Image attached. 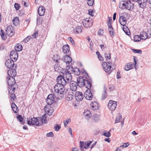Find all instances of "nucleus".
I'll return each mask as SVG.
<instances>
[{
	"instance_id": "32",
	"label": "nucleus",
	"mask_w": 151,
	"mask_h": 151,
	"mask_svg": "<svg viewBox=\"0 0 151 151\" xmlns=\"http://www.w3.org/2000/svg\"><path fill=\"white\" fill-rule=\"evenodd\" d=\"M126 1H121L119 3V8L122 9H124V7L125 8H126Z\"/></svg>"
},
{
	"instance_id": "35",
	"label": "nucleus",
	"mask_w": 151,
	"mask_h": 151,
	"mask_svg": "<svg viewBox=\"0 0 151 151\" xmlns=\"http://www.w3.org/2000/svg\"><path fill=\"white\" fill-rule=\"evenodd\" d=\"M22 45L19 44H17L15 47V50L17 51H20L22 50Z\"/></svg>"
},
{
	"instance_id": "64",
	"label": "nucleus",
	"mask_w": 151,
	"mask_h": 151,
	"mask_svg": "<svg viewBox=\"0 0 151 151\" xmlns=\"http://www.w3.org/2000/svg\"><path fill=\"white\" fill-rule=\"evenodd\" d=\"M98 58L100 60H102L103 59V58L100 55H98Z\"/></svg>"
},
{
	"instance_id": "58",
	"label": "nucleus",
	"mask_w": 151,
	"mask_h": 151,
	"mask_svg": "<svg viewBox=\"0 0 151 151\" xmlns=\"http://www.w3.org/2000/svg\"><path fill=\"white\" fill-rule=\"evenodd\" d=\"M93 10H91V9H89L88 10V14L89 15H91L92 16H93Z\"/></svg>"
},
{
	"instance_id": "5",
	"label": "nucleus",
	"mask_w": 151,
	"mask_h": 151,
	"mask_svg": "<svg viewBox=\"0 0 151 151\" xmlns=\"http://www.w3.org/2000/svg\"><path fill=\"white\" fill-rule=\"evenodd\" d=\"M57 96L55 94L52 93L49 94L46 99V101L48 105H52L55 101V98L57 97Z\"/></svg>"
},
{
	"instance_id": "24",
	"label": "nucleus",
	"mask_w": 151,
	"mask_h": 151,
	"mask_svg": "<svg viewBox=\"0 0 151 151\" xmlns=\"http://www.w3.org/2000/svg\"><path fill=\"white\" fill-rule=\"evenodd\" d=\"M140 36L142 40H145L148 37L147 34L144 31H142L140 32Z\"/></svg>"
},
{
	"instance_id": "39",
	"label": "nucleus",
	"mask_w": 151,
	"mask_h": 151,
	"mask_svg": "<svg viewBox=\"0 0 151 151\" xmlns=\"http://www.w3.org/2000/svg\"><path fill=\"white\" fill-rule=\"evenodd\" d=\"M122 119V115L121 114L119 113L118 114V116L116 117L115 121V123H116L118 122H121V120Z\"/></svg>"
},
{
	"instance_id": "18",
	"label": "nucleus",
	"mask_w": 151,
	"mask_h": 151,
	"mask_svg": "<svg viewBox=\"0 0 151 151\" xmlns=\"http://www.w3.org/2000/svg\"><path fill=\"white\" fill-rule=\"evenodd\" d=\"M15 89V88H13L12 89L9 88L8 89L10 95V97L11 98V99H12V101H13L16 98L15 94H14Z\"/></svg>"
},
{
	"instance_id": "63",
	"label": "nucleus",
	"mask_w": 151,
	"mask_h": 151,
	"mask_svg": "<svg viewBox=\"0 0 151 151\" xmlns=\"http://www.w3.org/2000/svg\"><path fill=\"white\" fill-rule=\"evenodd\" d=\"M38 34L37 32H35L33 35L32 36L35 38L36 37V36H37Z\"/></svg>"
},
{
	"instance_id": "16",
	"label": "nucleus",
	"mask_w": 151,
	"mask_h": 151,
	"mask_svg": "<svg viewBox=\"0 0 151 151\" xmlns=\"http://www.w3.org/2000/svg\"><path fill=\"white\" fill-rule=\"evenodd\" d=\"M134 7V4L132 3V1L128 0L126 1V9L129 10H131L133 9Z\"/></svg>"
},
{
	"instance_id": "51",
	"label": "nucleus",
	"mask_w": 151,
	"mask_h": 151,
	"mask_svg": "<svg viewBox=\"0 0 151 151\" xmlns=\"http://www.w3.org/2000/svg\"><path fill=\"white\" fill-rule=\"evenodd\" d=\"M110 55V53L107 54L106 53H105L104 55L106 60L110 59L111 58Z\"/></svg>"
},
{
	"instance_id": "2",
	"label": "nucleus",
	"mask_w": 151,
	"mask_h": 151,
	"mask_svg": "<svg viewBox=\"0 0 151 151\" xmlns=\"http://www.w3.org/2000/svg\"><path fill=\"white\" fill-rule=\"evenodd\" d=\"M57 83L55 85L54 87V89L55 92L56 93L55 94L57 93V99H61L64 96L63 93L65 89V86L66 85L63 84L60 80L57 78Z\"/></svg>"
},
{
	"instance_id": "33",
	"label": "nucleus",
	"mask_w": 151,
	"mask_h": 151,
	"mask_svg": "<svg viewBox=\"0 0 151 151\" xmlns=\"http://www.w3.org/2000/svg\"><path fill=\"white\" fill-rule=\"evenodd\" d=\"M73 32L74 33L76 34L81 33L82 32L81 27L80 26L77 27L74 29Z\"/></svg>"
},
{
	"instance_id": "34",
	"label": "nucleus",
	"mask_w": 151,
	"mask_h": 151,
	"mask_svg": "<svg viewBox=\"0 0 151 151\" xmlns=\"http://www.w3.org/2000/svg\"><path fill=\"white\" fill-rule=\"evenodd\" d=\"M15 54H14V55L10 57V59L13 60L14 62L15 61L17 60L18 56V54L17 52H15Z\"/></svg>"
},
{
	"instance_id": "28",
	"label": "nucleus",
	"mask_w": 151,
	"mask_h": 151,
	"mask_svg": "<svg viewBox=\"0 0 151 151\" xmlns=\"http://www.w3.org/2000/svg\"><path fill=\"white\" fill-rule=\"evenodd\" d=\"M83 114L85 118L87 119H88L90 117L91 115V112L88 110H86L85 112H83Z\"/></svg>"
},
{
	"instance_id": "9",
	"label": "nucleus",
	"mask_w": 151,
	"mask_h": 151,
	"mask_svg": "<svg viewBox=\"0 0 151 151\" xmlns=\"http://www.w3.org/2000/svg\"><path fill=\"white\" fill-rule=\"evenodd\" d=\"M117 105V102L110 100L108 104L109 108L112 111L114 110L116 108Z\"/></svg>"
},
{
	"instance_id": "7",
	"label": "nucleus",
	"mask_w": 151,
	"mask_h": 151,
	"mask_svg": "<svg viewBox=\"0 0 151 151\" xmlns=\"http://www.w3.org/2000/svg\"><path fill=\"white\" fill-rule=\"evenodd\" d=\"M27 123L29 125H35L36 126L39 125V122L38 119L35 117L29 119L27 118Z\"/></svg>"
},
{
	"instance_id": "43",
	"label": "nucleus",
	"mask_w": 151,
	"mask_h": 151,
	"mask_svg": "<svg viewBox=\"0 0 151 151\" xmlns=\"http://www.w3.org/2000/svg\"><path fill=\"white\" fill-rule=\"evenodd\" d=\"M122 25L123 26V31L125 32L127 35H129L130 33V32H128L126 31H127V29H128L127 27V26H125V25Z\"/></svg>"
},
{
	"instance_id": "53",
	"label": "nucleus",
	"mask_w": 151,
	"mask_h": 151,
	"mask_svg": "<svg viewBox=\"0 0 151 151\" xmlns=\"http://www.w3.org/2000/svg\"><path fill=\"white\" fill-rule=\"evenodd\" d=\"M20 7V6L19 4L17 3L15 4L14 7L17 10H18L19 9Z\"/></svg>"
},
{
	"instance_id": "31",
	"label": "nucleus",
	"mask_w": 151,
	"mask_h": 151,
	"mask_svg": "<svg viewBox=\"0 0 151 151\" xmlns=\"http://www.w3.org/2000/svg\"><path fill=\"white\" fill-rule=\"evenodd\" d=\"M11 107L14 112L17 113L18 112V108L15 103H12L11 105Z\"/></svg>"
},
{
	"instance_id": "27",
	"label": "nucleus",
	"mask_w": 151,
	"mask_h": 151,
	"mask_svg": "<svg viewBox=\"0 0 151 151\" xmlns=\"http://www.w3.org/2000/svg\"><path fill=\"white\" fill-rule=\"evenodd\" d=\"M74 93L72 91H70L68 92V95L66 97V100L67 101L71 100L73 97Z\"/></svg>"
},
{
	"instance_id": "11",
	"label": "nucleus",
	"mask_w": 151,
	"mask_h": 151,
	"mask_svg": "<svg viewBox=\"0 0 151 151\" xmlns=\"http://www.w3.org/2000/svg\"><path fill=\"white\" fill-rule=\"evenodd\" d=\"M82 23L85 27L87 28L91 26L93 24L92 21L88 18L84 19Z\"/></svg>"
},
{
	"instance_id": "25",
	"label": "nucleus",
	"mask_w": 151,
	"mask_h": 151,
	"mask_svg": "<svg viewBox=\"0 0 151 151\" xmlns=\"http://www.w3.org/2000/svg\"><path fill=\"white\" fill-rule=\"evenodd\" d=\"M134 67V65L132 63H128L125 65L124 68V70L126 71H128L131 69L132 68Z\"/></svg>"
},
{
	"instance_id": "15",
	"label": "nucleus",
	"mask_w": 151,
	"mask_h": 151,
	"mask_svg": "<svg viewBox=\"0 0 151 151\" xmlns=\"http://www.w3.org/2000/svg\"><path fill=\"white\" fill-rule=\"evenodd\" d=\"M84 96L85 98L87 100H91L92 98V94L91 92L90 89H88L86 91L84 95Z\"/></svg>"
},
{
	"instance_id": "57",
	"label": "nucleus",
	"mask_w": 151,
	"mask_h": 151,
	"mask_svg": "<svg viewBox=\"0 0 151 151\" xmlns=\"http://www.w3.org/2000/svg\"><path fill=\"white\" fill-rule=\"evenodd\" d=\"M61 127L58 125H57L56 126H55L54 127L55 130L56 131H58L60 129Z\"/></svg>"
},
{
	"instance_id": "17",
	"label": "nucleus",
	"mask_w": 151,
	"mask_h": 151,
	"mask_svg": "<svg viewBox=\"0 0 151 151\" xmlns=\"http://www.w3.org/2000/svg\"><path fill=\"white\" fill-rule=\"evenodd\" d=\"M86 80L85 82V85L84 86L85 87L87 88L88 89H90L91 87V79H88L86 77Z\"/></svg>"
},
{
	"instance_id": "50",
	"label": "nucleus",
	"mask_w": 151,
	"mask_h": 151,
	"mask_svg": "<svg viewBox=\"0 0 151 151\" xmlns=\"http://www.w3.org/2000/svg\"><path fill=\"white\" fill-rule=\"evenodd\" d=\"M59 65L58 64H56L54 66V68L55 70L56 71H58L59 70Z\"/></svg>"
},
{
	"instance_id": "54",
	"label": "nucleus",
	"mask_w": 151,
	"mask_h": 151,
	"mask_svg": "<svg viewBox=\"0 0 151 151\" xmlns=\"http://www.w3.org/2000/svg\"><path fill=\"white\" fill-rule=\"evenodd\" d=\"M31 37L30 36H28L25 38L23 40V42L25 43L27 42L30 39Z\"/></svg>"
},
{
	"instance_id": "4",
	"label": "nucleus",
	"mask_w": 151,
	"mask_h": 151,
	"mask_svg": "<svg viewBox=\"0 0 151 151\" xmlns=\"http://www.w3.org/2000/svg\"><path fill=\"white\" fill-rule=\"evenodd\" d=\"M112 63L109 62H103L102 66L104 70L106 72L109 73H110L111 72L112 70L111 69V65Z\"/></svg>"
},
{
	"instance_id": "46",
	"label": "nucleus",
	"mask_w": 151,
	"mask_h": 151,
	"mask_svg": "<svg viewBox=\"0 0 151 151\" xmlns=\"http://www.w3.org/2000/svg\"><path fill=\"white\" fill-rule=\"evenodd\" d=\"M107 93H106V89H105L104 90L102 93V96L101 97V99L102 100L105 99L106 97Z\"/></svg>"
},
{
	"instance_id": "42",
	"label": "nucleus",
	"mask_w": 151,
	"mask_h": 151,
	"mask_svg": "<svg viewBox=\"0 0 151 151\" xmlns=\"http://www.w3.org/2000/svg\"><path fill=\"white\" fill-rule=\"evenodd\" d=\"M141 39V37L139 35H136L134 37V40L135 42H139Z\"/></svg>"
},
{
	"instance_id": "60",
	"label": "nucleus",
	"mask_w": 151,
	"mask_h": 151,
	"mask_svg": "<svg viewBox=\"0 0 151 151\" xmlns=\"http://www.w3.org/2000/svg\"><path fill=\"white\" fill-rule=\"evenodd\" d=\"M15 52H17L16 50L15 51H12L10 52V57H11L12 55H14V54H15Z\"/></svg>"
},
{
	"instance_id": "14",
	"label": "nucleus",
	"mask_w": 151,
	"mask_h": 151,
	"mask_svg": "<svg viewBox=\"0 0 151 151\" xmlns=\"http://www.w3.org/2000/svg\"><path fill=\"white\" fill-rule=\"evenodd\" d=\"M70 91H73L74 92L76 91L77 88V83L73 81H71L70 83Z\"/></svg>"
},
{
	"instance_id": "6",
	"label": "nucleus",
	"mask_w": 151,
	"mask_h": 151,
	"mask_svg": "<svg viewBox=\"0 0 151 151\" xmlns=\"http://www.w3.org/2000/svg\"><path fill=\"white\" fill-rule=\"evenodd\" d=\"M6 33L9 37L13 36L15 33L14 27L12 26H8L6 29Z\"/></svg>"
},
{
	"instance_id": "19",
	"label": "nucleus",
	"mask_w": 151,
	"mask_h": 151,
	"mask_svg": "<svg viewBox=\"0 0 151 151\" xmlns=\"http://www.w3.org/2000/svg\"><path fill=\"white\" fill-rule=\"evenodd\" d=\"M70 68V71L71 70L72 73H74L77 76L79 75L80 74V71L79 69L77 68H75L73 69V67L70 65L68 68Z\"/></svg>"
},
{
	"instance_id": "52",
	"label": "nucleus",
	"mask_w": 151,
	"mask_h": 151,
	"mask_svg": "<svg viewBox=\"0 0 151 151\" xmlns=\"http://www.w3.org/2000/svg\"><path fill=\"white\" fill-rule=\"evenodd\" d=\"M46 135L47 137H52L54 136V134L52 132H50L47 133Z\"/></svg>"
},
{
	"instance_id": "22",
	"label": "nucleus",
	"mask_w": 151,
	"mask_h": 151,
	"mask_svg": "<svg viewBox=\"0 0 151 151\" xmlns=\"http://www.w3.org/2000/svg\"><path fill=\"white\" fill-rule=\"evenodd\" d=\"M8 75L9 76L8 77L13 76L14 77L16 76L17 75V73L15 70H13L12 69H10L7 72Z\"/></svg>"
},
{
	"instance_id": "40",
	"label": "nucleus",
	"mask_w": 151,
	"mask_h": 151,
	"mask_svg": "<svg viewBox=\"0 0 151 151\" xmlns=\"http://www.w3.org/2000/svg\"><path fill=\"white\" fill-rule=\"evenodd\" d=\"M60 57L58 55L56 54L54 55L53 59L56 63H59L58 61L60 60Z\"/></svg>"
},
{
	"instance_id": "36",
	"label": "nucleus",
	"mask_w": 151,
	"mask_h": 151,
	"mask_svg": "<svg viewBox=\"0 0 151 151\" xmlns=\"http://www.w3.org/2000/svg\"><path fill=\"white\" fill-rule=\"evenodd\" d=\"M12 22L14 25H17L19 23V20L18 18L17 17L14 18L12 20Z\"/></svg>"
},
{
	"instance_id": "37",
	"label": "nucleus",
	"mask_w": 151,
	"mask_h": 151,
	"mask_svg": "<svg viewBox=\"0 0 151 151\" xmlns=\"http://www.w3.org/2000/svg\"><path fill=\"white\" fill-rule=\"evenodd\" d=\"M108 30L109 31V32L111 36L112 35H114V32L113 31V28L111 25H109L108 26Z\"/></svg>"
},
{
	"instance_id": "23",
	"label": "nucleus",
	"mask_w": 151,
	"mask_h": 151,
	"mask_svg": "<svg viewBox=\"0 0 151 151\" xmlns=\"http://www.w3.org/2000/svg\"><path fill=\"white\" fill-rule=\"evenodd\" d=\"M146 0H139L138 1V3L140 6V7L143 8L146 6Z\"/></svg>"
},
{
	"instance_id": "12",
	"label": "nucleus",
	"mask_w": 151,
	"mask_h": 151,
	"mask_svg": "<svg viewBox=\"0 0 151 151\" xmlns=\"http://www.w3.org/2000/svg\"><path fill=\"white\" fill-rule=\"evenodd\" d=\"M75 97L78 101H80L83 99L84 96L81 92H76L75 93Z\"/></svg>"
},
{
	"instance_id": "10",
	"label": "nucleus",
	"mask_w": 151,
	"mask_h": 151,
	"mask_svg": "<svg viewBox=\"0 0 151 151\" xmlns=\"http://www.w3.org/2000/svg\"><path fill=\"white\" fill-rule=\"evenodd\" d=\"M44 109L45 112L49 115H51L54 111L53 108L50 105H46Z\"/></svg>"
},
{
	"instance_id": "62",
	"label": "nucleus",
	"mask_w": 151,
	"mask_h": 151,
	"mask_svg": "<svg viewBox=\"0 0 151 151\" xmlns=\"http://www.w3.org/2000/svg\"><path fill=\"white\" fill-rule=\"evenodd\" d=\"M111 18H109V19L108 20V22H107V24L109 26V25H111Z\"/></svg>"
},
{
	"instance_id": "59",
	"label": "nucleus",
	"mask_w": 151,
	"mask_h": 151,
	"mask_svg": "<svg viewBox=\"0 0 151 151\" xmlns=\"http://www.w3.org/2000/svg\"><path fill=\"white\" fill-rule=\"evenodd\" d=\"M70 121V119H67L65 122L64 123V126L65 127H66L67 124Z\"/></svg>"
},
{
	"instance_id": "48",
	"label": "nucleus",
	"mask_w": 151,
	"mask_h": 151,
	"mask_svg": "<svg viewBox=\"0 0 151 151\" xmlns=\"http://www.w3.org/2000/svg\"><path fill=\"white\" fill-rule=\"evenodd\" d=\"M87 4L89 6H92L94 3V0H87Z\"/></svg>"
},
{
	"instance_id": "26",
	"label": "nucleus",
	"mask_w": 151,
	"mask_h": 151,
	"mask_svg": "<svg viewBox=\"0 0 151 151\" xmlns=\"http://www.w3.org/2000/svg\"><path fill=\"white\" fill-rule=\"evenodd\" d=\"M119 22L122 25H125L126 24V19L124 16H122L119 17Z\"/></svg>"
},
{
	"instance_id": "56",
	"label": "nucleus",
	"mask_w": 151,
	"mask_h": 151,
	"mask_svg": "<svg viewBox=\"0 0 151 151\" xmlns=\"http://www.w3.org/2000/svg\"><path fill=\"white\" fill-rule=\"evenodd\" d=\"M68 39L70 41V42L73 44V45L75 44L73 38L71 37H69L68 38Z\"/></svg>"
},
{
	"instance_id": "21",
	"label": "nucleus",
	"mask_w": 151,
	"mask_h": 151,
	"mask_svg": "<svg viewBox=\"0 0 151 151\" xmlns=\"http://www.w3.org/2000/svg\"><path fill=\"white\" fill-rule=\"evenodd\" d=\"M63 61L66 64H69L72 61L71 58L69 55H67L63 57Z\"/></svg>"
},
{
	"instance_id": "55",
	"label": "nucleus",
	"mask_w": 151,
	"mask_h": 151,
	"mask_svg": "<svg viewBox=\"0 0 151 151\" xmlns=\"http://www.w3.org/2000/svg\"><path fill=\"white\" fill-rule=\"evenodd\" d=\"M104 135L107 137H109L111 136V134L110 132H108L107 133L105 132L104 134Z\"/></svg>"
},
{
	"instance_id": "41",
	"label": "nucleus",
	"mask_w": 151,
	"mask_h": 151,
	"mask_svg": "<svg viewBox=\"0 0 151 151\" xmlns=\"http://www.w3.org/2000/svg\"><path fill=\"white\" fill-rule=\"evenodd\" d=\"M17 118L18 121H19L22 124H24V122L23 121V118L21 115H19L17 117Z\"/></svg>"
},
{
	"instance_id": "30",
	"label": "nucleus",
	"mask_w": 151,
	"mask_h": 151,
	"mask_svg": "<svg viewBox=\"0 0 151 151\" xmlns=\"http://www.w3.org/2000/svg\"><path fill=\"white\" fill-rule=\"evenodd\" d=\"M92 106V109L93 110L98 109V105L97 103L96 102H93L91 104Z\"/></svg>"
},
{
	"instance_id": "49",
	"label": "nucleus",
	"mask_w": 151,
	"mask_h": 151,
	"mask_svg": "<svg viewBox=\"0 0 151 151\" xmlns=\"http://www.w3.org/2000/svg\"><path fill=\"white\" fill-rule=\"evenodd\" d=\"M133 51L135 53H137L139 54H141L142 52V50H137L135 49H132Z\"/></svg>"
},
{
	"instance_id": "1",
	"label": "nucleus",
	"mask_w": 151,
	"mask_h": 151,
	"mask_svg": "<svg viewBox=\"0 0 151 151\" xmlns=\"http://www.w3.org/2000/svg\"><path fill=\"white\" fill-rule=\"evenodd\" d=\"M63 76L60 75L58 76L57 78L61 81V83L65 85H69L70 82H71L72 79V77L71 75L72 73L70 71V68L68 69H66L63 71L61 72Z\"/></svg>"
},
{
	"instance_id": "8",
	"label": "nucleus",
	"mask_w": 151,
	"mask_h": 151,
	"mask_svg": "<svg viewBox=\"0 0 151 151\" xmlns=\"http://www.w3.org/2000/svg\"><path fill=\"white\" fill-rule=\"evenodd\" d=\"M86 78L85 79L83 77L80 76L78 77L77 79V85L79 87H81L84 86Z\"/></svg>"
},
{
	"instance_id": "13",
	"label": "nucleus",
	"mask_w": 151,
	"mask_h": 151,
	"mask_svg": "<svg viewBox=\"0 0 151 151\" xmlns=\"http://www.w3.org/2000/svg\"><path fill=\"white\" fill-rule=\"evenodd\" d=\"M14 65V60L9 59H8L5 62L6 66L9 68L12 69Z\"/></svg>"
},
{
	"instance_id": "38",
	"label": "nucleus",
	"mask_w": 151,
	"mask_h": 151,
	"mask_svg": "<svg viewBox=\"0 0 151 151\" xmlns=\"http://www.w3.org/2000/svg\"><path fill=\"white\" fill-rule=\"evenodd\" d=\"M92 142L91 141H87L83 142L84 144V148L86 149H87Z\"/></svg>"
},
{
	"instance_id": "20",
	"label": "nucleus",
	"mask_w": 151,
	"mask_h": 151,
	"mask_svg": "<svg viewBox=\"0 0 151 151\" xmlns=\"http://www.w3.org/2000/svg\"><path fill=\"white\" fill-rule=\"evenodd\" d=\"M39 15L40 16H42L44 15L45 12V8L42 6H40L38 10Z\"/></svg>"
},
{
	"instance_id": "3",
	"label": "nucleus",
	"mask_w": 151,
	"mask_h": 151,
	"mask_svg": "<svg viewBox=\"0 0 151 151\" xmlns=\"http://www.w3.org/2000/svg\"><path fill=\"white\" fill-rule=\"evenodd\" d=\"M7 83L9 86V88L12 89L13 88H16L15 80L13 76L8 77L6 78Z\"/></svg>"
},
{
	"instance_id": "29",
	"label": "nucleus",
	"mask_w": 151,
	"mask_h": 151,
	"mask_svg": "<svg viewBox=\"0 0 151 151\" xmlns=\"http://www.w3.org/2000/svg\"><path fill=\"white\" fill-rule=\"evenodd\" d=\"M63 52L65 54H67L70 50L69 47L68 45H67L63 46Z\"/></svg>"
},
{
	"instance_id": "61",
	"label": "nucleus",
	"mask_w": 151,
	"mask_h": 151,
	"mask_svg": "<svg viewBox=\"0 0 151 151\" xmlns=\"http://www.w3.org/2000/svg\"><path fill=\"white\" fill-rule=\"evenodd\" d=\"M129 145V144L128 143H125L122 145V147H126L128 146Z\"/></svg>"
},
{
	"instance_id": "45",
	"label": "nucleus",
	"mask_w": 151,
	"mask_h": 151,
	"mask_svg": "<svg viewBox=\"0 0 151 151\" xmlns=\"http://www.w3.org/2000/svg\"><path fill=\"white\" fill-rule=\"evenodd\" d=\"M1 37L2 39L3 40H5L6 38V35L4 33V31L2 29L1 30Z\"/></svg>"
},
{
	"instance_id": "44",
	"label": "nucleus",
	"mask_w": 151,
	"mask_h": 151,
	"mask_svg": "<svg viewBox=\"0 0 151 151\" xmlns=\"http://www.w3.org/2000/svg\"><path fill=\"white\" fill-rule=\"evenodd\" d=\"M41 121L42 123H46V117L45 114H44L42 116Z\"/></svg>"
},
{
	"instance_id": "47",
	"label": "nucleus",
	"mask_w": 151,
	"mask_h": 151,
	"mask_svg": "<svg viewBox=\"0 0 151 151\" xmlns=\"http://www.w3.org/2000/svg\"><path fill=\"white\" fill-rule=\"evenodd\" d=\"M83 142H84L80 141V147L82 151H84L83 149L84 148V144Z\"/></svg>"
}]
</instances>
